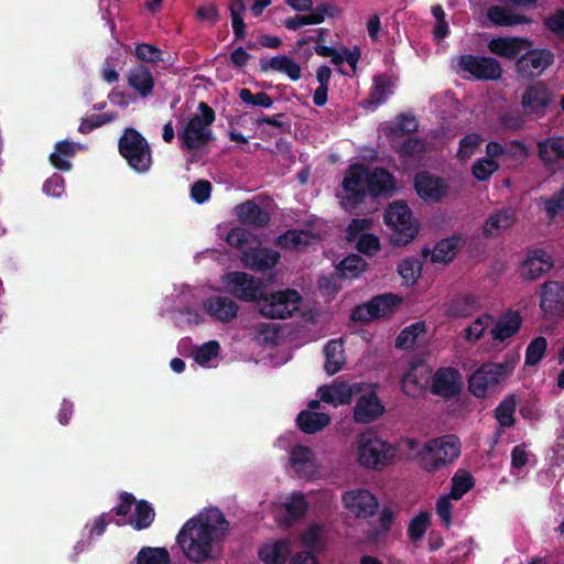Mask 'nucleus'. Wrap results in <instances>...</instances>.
<instances>
[{
  "label": "nucleus",
  "mask_w": 564,
  "mask_h": 564,
  "mask_svg": "<svg viewBox=\"0 0 564 564\" xmlns=\"http://www.w3.org/2000/svg\"><path fill=\"white\" fill-rule=\"evenodd\" d=\"M431 393L444 399H452L462 391V376L454 367L438 369L431 378Z\"/></svg>",
  "instance_id": "6ab92c4d"
},
{
  "label": "nucleus",
  "mask_w": 564,
  "mask_h": 564,
  "mask_svg": "<svg viewBox=\"0 0 564 564\" xmlns=\"http://www.w3.org/2000/svg\"><path fill=\"white\" fill-rule=\"evenodd\" d=\"M507 373L508 366L506 364H484L470 376L468 389L476 398H484L487 390L498 384Z\"/></svg>",
  "instance_id": "4468645a"
},
{
  "label": "nucleus",
  "mask_w": 564,
  "mask_h": 564,
  "mask_svg": "<svg viewBox=\"0 0 564 564\" xmlns=\"http://www.w3.org/2000/svg\"><path fill=\"white\" fill-rule=\"evenodd\" d=\"M460 454V442L455 435H444L425 443L419 453L420 466L427 473H435L452 464Z\"/></svg>",
  "instance_id": "20e7f679"
},
{
  "label": "nucleus",
  "mask_w": 564,
  "mask_h": 564,
  "mask_svg": "<svg viewBox=\"0 0 564 564\" xmlns=\"http://www.w3.org/2000/svg\"><path fill=\"white\" fill-rule=\"evenodd\" d=\"M368 268L366 260L359 254H349L337 265L341 278L356 279Z\"/></svg>",
  "instance_id": "c03bdc74"
},
{
  "label": "nucleus",
  "mask_w": 564,
  "mask_h": 564,
  "mask_svg": "<svg viewBox=\"0 0 564 564\" xmlns=\"http://www.w3.org/2000/svg\"><path fill=\"white\" fill-rule=\"evenodd\" d=\"M432 378V369L422 361L410 364L408 371L401 379V388L404 394L416 398L425 392Z\"/></svg>",
  "instance_id": "a211bd4d"
},
{
  "label": "nucleus",
  "mask_w": 564,
  "mask_h": 564,
  "mask_svg": "<svg viewBox=\"0 0 564 564\" xmlns=\"http://www.w3.org/2000/svg\"><path fill=\"white\" fill-rule=\"evenodd\" d=\"M417 130L416 118L412 113L403 112L395 117L394 122L384 130V133L389 142L393 143L399 137L415 133Z\"/></svg>",
  "instance_id": "58836bf2"
},
{
  "label": "nucleus",
  "mask_w": 564,
  "mask_h": 564,
  "mask_svg": "<svg viewBox=\"0 0 564 564\" xmlns=\"http://www.w3.org/2000/svg\"><path fill=\"white\" fill-rule=\"evenodd\" d=\"M477 311V300L471 294L454 296L445 308V315L449 318L469 317Z\"/></svg>",
  "instance_id": "e433bc0d"
},
{
  "label": "nucleus",
  "mask_w": 564,
  "mask_h": 564,
  "mask_svg": "<svg viewBox=\"0 0 564 564\" xmlns=\"http://www.w3.org/2000/svg\"><path fill=\"white\" fill-rule=\"evenodd\" d=\"M487 17L495 25L499 26L529 24L532 21L531 18L524 14L500 6H491L487 11Z\"/></svg>",
  "instance_id": "f704fd0d"
},
{
  "label": "nucleus",
  "mask_w": 564,
  "mask_h": 564,
  "mask_svg": "<svg viewBox=\"0 0 564 564\" xmlns=\"http://www.w3.org/2000/svg\"><path fill=\"white\" fill-rule=\"evenodd\" d=\"M414 187L417 195L427 203H438L448 194V185L444 178L429 172L415 175Z\"/></svg>",
  "instance_id": "aec40b11"
},
{
  "label": "nucleus",
  "mask_w": 564,
  "mask_h": 564,
  "mask_svg": "<svg viewBox=\"0 0 564 564\" xmlns=\"http://www.w3.org/2000/svg\"><path fill=\"white\" fill-rule=\"evenodd\" d=\"M538 155L545 164L564 160V137H549L539 141Z\"/></svg>",
  "instance_id": "c9c22d12"
},
{
  "label": "nucleus",
  "mask_w": 564,
  "mask_h": 564,
  "mask_svg": "<svg viewBox=\"0 0 564 564\" xmlns=\"http://www.w3.org/2000/svg\"><path fill=\"white\" fill-rule=\"evenodd\" d=\"M516 221V212L511 207H503L490 214L482 226V235L486 238L498 236L509 229Z\"/></svg>",
  "instance_id": "c85d7f7f"
},
{
  "label": "nucleus",
  "mask_w": 564,
  "mask_h": 564,
  "mask_svg": "<svg viewBox=\"0 0 564 564\" xmlns=\"http://www.w3.org/2000/svg\"><path fill=\"white\" fill-rule=\"evenodd\" d=\"M204 310L214 319L221 323H229L237 317L238 305L227 296H210L204 304Z\"/></svg>",
  "instance_id": "393cba45"
},
{
  "label": "nucleus",
  "mask_w": 564,
  "mask_h": 564,
  "mask_svg": "<svg viewBox=\"0 0 564 564\" xmlns=\"http://www.w3.org/2000/svg\"><path fill=\"white\" fill-rule=\"evenodd\" d=\"M224 283L226 290L241 301L252 302L262 297V282L246 272H228L224 276Z\"/></svg>",
  "instance_id": "ddd939ff"
},
{
  "label": "nucleus",
  "mask_w": 564,
  "mask_h": 564,
  "mask_svg": "<svg viewBox=\"0 0 564 564\" xmlns=\"http://www.w3.org/2000/svg\"><path fill=\"white\" fill-rule=\"evenodd\" d=\"M540 310L544 318H564V283L549 280L540 286Z\"/></svg>",
  "instance_id": "dca6fc26"
},
{
  "label": "nucleus",
  "mask_w": 564,
  "mask_h": 564,
  "mask_svg": "<svg viewBox=\"0 0 564 564\" xmlns=\"http://www.w3.org/2000/svg\"><path fill=\"white\" fill-rule=\"evenodd\" d=\"M554 260L542 248L528 249L518 268L519 276L524 281H536L551 271Z\"/></svg>",
  "instance_id": "2eb2a0df"
},
{
  "label": "nucleus",
  "mask_w": 564,
  "mask_h": 564,
  "mask_svg": "<svg viewBox=\"0 0 564 564\" xmlns=\"http://www.w3.org/2000/svg\"><path fill=\"white\" fill-rule=\"evenodd\" d=\"M118 151L137 173H147L152 165V150L147 139L134 128H126L118 141Z\"/></svg>",
  "instance_id": "423d86ee"
},
{
  "label": "nucleus",
  "mask_w": 564,
  "mask_h": 564,
  "mask_svg": "<svg viewBox=\"0 0 564 564\" xmlns=\"http://www.w3.org/2000/svg\"><path fill=\"white\" fill-rule=\"evenodd\" d=\"M239 98L242 102L261 108H270L273 105V99L264 91L253 94L248 88L239 90Z\"/></svg>",
  "instance_id": "052dcab7"
},
{
  "label": "nucleus",
  "mask_w": 564,
  "mask_h": 564,
  "mask_svg": "<svg viewBox=\"0 0 564 564\" xmlns=\"http://www.w3.org/2000/svg\"><path fill=\"white\" fill-rule=\"evenodd\" d=\"M383 221L390 230V243L393 247L408 246L420 231V224L404 200L389 204L383 215Z\"/></svg>",
  "instance_id": "f03ea898"
},
{
  "label": "nucleus",
  "mask_w": 564,
  "mask_h": 564,
  "mask_svg": "<svg viewBox=\"0 0 564 564\" xmlns=\"http://www.w3.org/2000/svg\"><path fill=\"white\" fill-rule=\"evenodd\" d=\"M431 523V516L427 511H420L413 519H411L408 527V536L411 542L421 541Z\"/></svg>",
  "instance_id": "3c124183"
},
{
  "label": "nucleus",
  "mask_w": 564,
  "mask_h": 564,
  "mask_svg": "<svg viewBox=\"0 0 564 564\" xmlns=\"http://www.w3.org/2000/svg\"><path fill=\"white\" fill-rule=\"evenodd\" d=\"M307 509V501L305 500V497L301 494L292 495L290 500L285 503L286 512L291 518L296 520L304 517Z\"/></svg>",
  "instance_id": "69168bd1"
},
{
  "label": "nucleus",
  "mask_w": 564,
  "mask_h": 564,
  "mask_svg": "<svg viewBox=\"0 0 564 564\" xmlns=\"http://www.w3.org/2000/svg\"><path fill=\"white\" fill-rule=\"evenodd\" d=\"M314 239L310 230H288L276 238V245L283 249H300L306 247Z\"/></svg>",
  "instance_id": "79ce46f5"
},
{
  "label": "nucleus",
  "mask_w": 564,
  "mask_h": 564,
  "mask_svg": "<svg viewBox=\"0 0 564 564\" xmlns=\"http://www.w3.org/2000/svg\"><path fill=\"white\" fill-rule=\"evenodd\" d=\"M235 214L241 224L254 228H263L271 220L270 214L250 199L238 204L235 207Z\"/></svg>",
  "instance_id": "a878e982"
},
{
  "label": "nucleus",
  "mask_w": 564,
  "mask_h": 564,
  "mask_svg": "<svg viewBox=\"0 0 564 564\" xmlns=\"http://www.w3.org/2000/svg\"><path fill=\"white\" fill-rule=\"evenodd\" d=\"M458 67L476 80H498L502 75L500 62L490 56L460 55Z\"/></svg>",
  "instance_id": "f8f14e48"
},
{
  "label": "nucleus",
  "mask_w": 564,
  "mask_h": 564,
  "mask_svg": "<svg viewBox=\"0 0 564 564\" xmlns=\"http://www.w3.org/2000/svg\"><path fill=\"white\" fill-rule=\"evenodd\" d=\"M319 399L332 405L348 404L352 393L350 387L345 382H334L332 386H323L317 390Z\"/></svg>",
  "instance_id": "72a5a7b5"
},
{
  "label": "nucleus",
  "mask_w": 564,
  "mask_h": 564,
  "mask_svg": "<svg viewBox=\"0 0 564 564\" xmlns=\"http://www.w3.org/2000/svg\"><path fill=\"white\" fill-rule=\"evenodd\" d=\"M281 256L278 251L267 247H250L242 250L241 262L256 272H265L276 265Z\"/></svg>",
  "instance_id": "412c9836"
},
{
  "label": "nucleus",
  "mask_w": 564,
  "mask_h": 564,
  "mask_svg": "<svg viewBox=\"0 0 564 564\" xmlns=\"http://www.w3.org/2000/svg\"><path fill=\"white\" fill-rule=\"evenodd\" d=\"M291 554V543L286 539L267 543L259 549V558L265 564H282Z\"/></svg>",
  "instance_id": "7c9ffc66"
},
{
  "label": "nucleus",
  "mask_w": 564,
  "mask_h": 564,
  "mask_svg": "<svg viewBox=\"0 0 564 564\" xmlns=\"http://www.w3.org/2000/svg\"><path fill=\"white\" fill-rule=\"evenodd\" d=\"M324 369L328 376H334L343 369L345 364L344 344L341 340L332 339L324 346Z\"/></svg>",
  "instance_id": "4c0bfd02"
},
{
  "label": "nucleus",
  "mask_w": 564,
  "mask_h": 564,
  "mask_svg": "<svg viewBox=\"0 0 564 564\" xmlns=\"http://www.w3.org/2000/svg\"><path fill=\"white\" fill-rule=\"evenodd\" d=\"M356 442L357 462L366 469L382 470L391 465L397 456V448L373 433H361Z\"/></svg>",
  "instance_id": "7ed1b4c3"
},
{
  "label": "nucleus",
  "mask_w": 564,
  "mask_h": 564,
  "mask_svg": "<svg viewBox=\"0 0 564 564\" xmlns=\"http://www.w3.org/2000/svg\"><path fill=\"white\" fill-rule=\"evenodd\" d=\"M464 242L465 240L459 234L441 239L432 249L431 262L442 264L451 263L455 259L458 250L463 247Z\"/></svg>",
  "instance_id": "bb28decb"
},
{
  "label": "nucleus",
  "mask_w": 564,
  "mask_h": 564,
  "mask_svg": "<svg viewBox=\"0 0 564 564\" xmlns=\"http://www.w3.org/2000/svg\"><path fill=\"white\" fill-rule=\"evenodd\" d=\"M330 423V416L326 413L302 410L296 416V425L305 434H315Z\"/></svg>",
  "instance_id": "473e14b6"
},
{
  "label": "nucleus",
  "mask_w": 564,
  "mask_h": 564,
  "mask_svg": "<svg viewBox=\"0 0 564 564\" xmlns=\"http://www.w3.org/2000/svg\"><path fill=\"white\" fill-rule=\"evenodd\" d=\"M220 351V345L217 340L204 343L194 350V360L204 366L216 358Z\"/></svg>",
  "instance_id": "13d9d810"
},
{
  "label": "nucleus",
  "mask_w": 564,
  "mask_h": 564,
  "mask_svg": "<svg viewBox=\"0 0 564 564\" xmlns=\"http://www.w3.org/2000/svg\"><path fill=\"white\" fill-rule=\"evenodd\" d=\"M117 112H105L100 115H91L87 118L82 119L80 124L78 127V131L83 134L90 133L96 128H99L104 124L113 122L117 120Z\"/></svg>",
  "instance_id": "5fc2aeb1"
},
{
  "label": "nucleus",
  "mask_w": 564,
  "mask_h": 564,
  "mask_svg": "<svg viewBox=\"0 0 564 564\" xmlns=\"http://www.w3.org/2000/svg\"><path fill=\"white\" fill-rule=\"evenodd\" d=\"M127 80L129 87L142 98H147L153 91L154 77L150 68L143 64L132 66L128 72Z\"/></svg>",
  "instance_id": "cd10ccee"
},
{
  "label": "nucleus",
  "mask_w": 564,
  "mask_h": 564,
  "mask_svg": "<svg viewBox=\"0 0 564 564\" xmlns=\"http://www.w3.org/2000/svg\"><path fill=\"white\" fill-rule=\"evenodd\" d=\"M393 151L403 160H411L425 151V143L420 138H406L400 143H390Z\"/></svg>",
  "instance_id": "a18cd8bd"
},
{
  "label": "nucleus",
  "mask_w": 564,
  "mask_h": 564,
  "mask_svg": "<svg viewBox=\"0 0 564 564\" xmlns=\"http://www.w3.org/2000/svg\"><path fill=\"white\" fill-rule=\"evenodd\" d=\"M137 564H171L170 554L164 547H142L137 555Z\"/></svg>",
  "instance_id": "8fccbe9b"
},
{
  "label": "nucleus",
  "mask_w": 564,
  "mask_h": 564,
  "mask_svg": "<svg viewBox=\"0 0 564 564\" xmlns=\"http://www.w3.org/2000/svg\"><path fill=\"white\" fill-rule=\"evenodd\" d=\"M475 486L474 477L465 470H458L452 478V488L449 497L454 500H459Z\"/></svg>",
  "instance_id": "09e8293b"
},
{
  "label": "nucleus",
  "mask_w": 564,
  "mask_h": 564,
  "mask_svg": "<svg viewBox=\"0 0 564 564\" xmlns=\"http://www.w3.org/2000/svg\"><path fill=\"white\" fill-rule=\"evenodd\" d=\"M491 322L492 316L490 314H484L477 317L471 325L465 328L466 340L470 343L479 340Z\"/></svg>",
  "instance_id": "4d7b16f0"
},
{
  "label": "nucleus",
  "mask_w": 564,
  "mask_h": 564,
  "mask_svg": "<svg viewBox=\"0 0 564 564\" xmlns=\"http://www.w3.org/2000/svg\"><path fill=\"white\" fill-rule=\"evenodd\" d=\"M154 519V508L148 500L141 499L137 500L134 517H131L126 523L131 524L134 530L141 531L150 528Z\"/></svg>",
  "instance_id": "a19ab883"
},
{
  "label": "nucleus",
  "mask_w": 564,
  "mask_h": 564,
  "mask_svg": "<svg viewBox=\"0 0 564 564\" xmlns=\"http://www.w3.org/2000/svg\"><path fill=\"white\" fill-rule=\"evenodd\" d=\"M313 453L310 447L295 445L290 453L291 466L299 473L312 462Z\"/></svg>",
  "instance_id": "bf43d9fd"
},
{
  "label": "nucleus",
  "mask_w": 564,
  "mask_h": 564,
  "mask_svg": "<svg viewBox=\"0 0 564 564\" xmlns=\"http://www.w3.org/2000/svg\"><path fill=\"white\" fill-rule=\"evenodd\" d=\"M482 138L476 132L466 134L459 140V148L456 156L459 161L468 160L481 144Z\"/></svg>",
  "instance_id": "6e6d98bb"
},
{
  "label": "nucleus",
  "mask_w": 564,
  "mask_h": 564,
  "mask_svg": "<svg viewBox=\"0 0 564 564\" xmlns=\"http://www.w3.org/2000/svg\"><path fill=\"white\" fill-rule=\"evenodd\" d=\"M543 22L549 31L564 39V9L555 10L552 14L546 17Z\"/></svg>",
  "instance_id": "338daca9"
},
{
  "label": "nucleus",
  "mask_w": 564,
  "mask_h": 564,
  "mask_svg": "<svg viewBox=\"0 0 564 564\" xmlns=\"http://www.w3.org/2000/svg\"><path fill=\"white\" fill-rule=\"evenodd\" d=\"M517 408V400L514 394L506 397L496 408L495 415L499 424L503 427H511L514 425V412Z\"/></svg>",
  "instance_id": "de8ad7c7"
},
{
  "label": "nucleus",
  "mask_w": 564,
  "mask_h": 564,
  "mask_svg": "<svg viewBox=\"0 0 564 564\" xmlns=\"http://www.w3.org/2000/svg\"><path fill=\"white\" fill-rule=\"evenodd\" d=\"M341 501L345 508L359 519H368L375 516L379 508L377 497L364 488L344 492Z\"/></svg>",
  "instance_id": "f3484780"
},
{
  "label": "nucleus",
  "mask_w": 564,
  "mask_h": 564,
  "mask_svg": "<svg viewBox=\"0 0 564 564\" xmlns=\"http://www.w3.org/2000/svg\"><path fill=\"white\" fill-rule=\"evenodd\" d=\"M259 67L262 73L270 70L286 75L292 82H297L302 76V68L293 58L280 54L271 58L261 57Z\"/></svg>",
  "instance_id": "b1692460"
},
{
  "label": "nucleus",
  "mask_w": 564,
  "mask_h": 564,
  "mask_svg": "<svg viewBox=\"0 0 564 564\" xmlns=\"http://www.w3.org/2000/svg\"><path fill=\"white\" fill-rule=\"evenodd\" d=\"M134 56L147 63H158L162 61V51L152 44L140 43L134 47Z\"/></svg>",
  "instance_id": "e2e57ef3"
},
{
  "label": "nucleus",
  "mask_w": 564,
  "mask_h": 564,
  "mask_svg": "<svg viewBox=\"0 0 564 564\" xmlns=\"http://www.w3.org/2000/svg\"><path fill=\"white\" fill-rule=\"evenodd\" d=\"M525 50L516 61V72L521 79L539 78L555 62V55L550 48L531 46Z\"/></svg>",
  "instance_id": "6e6552de"
},
{
  "label": "nucleus",
  "mask_w": 564,
  "mask_h": 564,
  "mask_svg": "<svg viewBox=\"0 0 564 564\" xmlns=\"http://www.w3.org/2000/svg\"><path fill=\"white\" fill-rule=\"evenodd\" d=\"M368 195L378 197L392 192L395 187L393 175L384 167H368Z\"/></svg>",
  "instance_id": "c756f323"
},
{
  "label": "nucleus",
  "mask_w": 564,
  "mask_h": 564,
  "mask_svg": "<svg viewBox=\"0 0 564 564\" xmlns=\"http://www.w3.org/2000/svg\"><path fill=\"white\" fill-rule=\"evenodd\" d=\"M422 272V264L415 258L403 259L398 264V273L402 278L403 282L408 285L416 283Z\"/></svg>",
  "instance_id": "603ef678"
},
{
  "label": "nucleus",
  "mask_w": 564,
  "mask_h": 564,
  "mask_svg": "<svg viewBox=\"0 0 564 564\" xmlns=\"http://www.w3.org/2000/svg\"><path fill=\"white\" fill-rule=\"evenodd\" d=\"M499 165L491 159H478L471 167L473 175L478 181H487L498 170Z\"/></svg>",
  "instance_id": "680f3d73"
},
{
  "label": "nucleus",
  "mask_w": 564,
  "mask_h": 564,
  "mask_svg": "<svg viewBox=\"0 0 564 564\" xmlns=\"http://www.w3.org/2000/svg\"><path fill=\"white\" fill-rule=\"evenodd\" d=\"M228 530L225 514L213 508L187 520L177 533L176 542L188 561L198 564L212 562L219 558Z\"/></svg>",
  "instance_id": "f257e3e1"
},
{
  "label": "nucleus",
  "mask_w": 564,
  "mask_h": 564,
  "mask_svg": "<svg viewBox=\"0 0 564 564\" xmlns=\"http://www.w3.org/2000/svg\"><path fill=\"white\" fill-rule=\"evenodd\" d=\"M544 210L550 219L564 212V184L554 196L544 199Z\"/></svg>",
  "instance_id": "774afa93"
},
{
  "label": "nucleus",
  "mask_w": 564,
  "mask_h": 564,
  "mask_svg": "<svg viewBox=\"0 0 564 564\" xmlns=\"http://www.w3.org/2000/svg\"><path fill=\"white\" fill-rule=\"evenodd\" d=\"M260 314L270 319H285L297 310L301 296L297 291L286 289L260 297Z\"/></svg>",
  "instance_id": "1a4fd4ad"
},
{
  "label": "nucleus",
  "mask_w": 564,
  "mask_h": 564,
  "mask_svg": "<svg viewBox=\"0 0 564 564\" xmlns=\"http://www.w3.org/2000/svg\"><path fill=\"white\" fill-rule=\"evenodd\" d=\"M533 44L527 37H495L488 43L489 51L500 57L507 59H516L521 55L524 48L531 47Z\"/></svg>",
  "instance_id": "4be33fe9"
},
{
  "label": "nucleus",
  "mask_w": 564,
  "mask_h": 564,
  "mask_svg": "<svg viewBox=\"0 0 564 564\" xmlns=\"http://www.w3.org/2000/svg\"><path fill=\"white\" fill-rule=\"evenodd\" d=\"M199 113L193 115L178 138L186 150H198L214 140L210 126L216 119L215 110L205 101L198 104Z\"/></svg>",
  "instance_id": "39448f33"
},
{
  "label": "nucleus",
  "mask_w": 564,
  "mask_h": 564,
  "mask_svg": "<svg viewBox=\"0 0 564 564\" xmlns=\"http://www.w3.org/2000/svg\"><path fill=\"white\" fill-rule=\"evenodd\" d=\"M402 299L394 293H383L373 296L366 303L355 306L350 318L354 322L367 323L392 315Z\"/></svg>",
  "instance_id": "9d476101"
},
{
  "label": "nucleus",
  "mask_w": 564,
  "mask_h": 564,
  "mask_svg": "<svg viewBox=\"0 0 564 564\" xmlns=\"http://www.w3.org/2000/svg\"><path fill=\"white\" fill-rule=\"evenodd\" d=\"M521 325V315L518 312H509L499 317L490 333L494 340L503 341L516 335Z\"/></svg>",
  "instance_id": "2f4dec72"
},
{
  "label": "nucleus",
  "mask_w": 564,
  "mask_h": 564,
  "mask_svg": "<svg viewBox=\"0 0 564 564\" xmlns=\"http://www.w3.org/2000/svg\"><path fill=\"white\" fill-rule=\"evenodd\" d=\"M76 153L74 144L67 140L58 141L55 144V150L50 155L51 164L59 171H69L72 164L69 158Z\"/></svg>",
  "instance_id": "37998d69"
},
{
  "label": "nucleus",
  "mask_w": 564,
  "mask_h": 564,
  "mask_svg": "<svg viewBox=\"0 0 564 564\" xmlns=\"http://www.w3.org/2000/svg\"><path fill=\"white\" fill-rule=\"evenodd\" d=\"M384 412V406L375 392L361 395L354 408V420L359 424H369Z\"/></svg>",
  "instance_id": "5701e85b"
},
{
  "label": "nucleus",
  "mask_w": 564,
  "mask_h": 564,
  "mask_svg": "<svg viewBox=\"0 0 564 564\" xmlns=\"http://www.w3.org/2000/svg\"><path fill=\"white\" fill-rule=\"evenodd\" d=\"M547 348V340L543 336L534 337L525 349L524 362L527 366L538 365L544 357Z\"/></svg>",
  "instance_id": "864d4df0"
},
{
  "label": "nucleus",
  "mask_w": 564,
  "mask_h": 564,
  "mask_svg": "<svg viewBox=\"0 0 564 564\" xmlns=\"http://www.w3.org/2000/svg\"><path fill=\"white\" fill-rule=\"evenodd\" d=\"M554 101V93L545 82L535 80L530 84L521 96L523 113L536 119L543 118Z\"/></svg>",
  "instance_id": "9b49d317"
},
{
  "label": "nucleus",
  "mask_w": 564,
  "mask_h": 564,
  "mask_svg": "<svg viewBox=\"0 0 564 564\" xmlns=\"http://www.w3.org/2000/svg\"><path fill=\"white\" fill-rule=\"evenodd\" d=\"M335 7L329 3L318 4L308 14H303L305 25L321 24L325 21L326 15L333 17Z\"/></svg>",
  "instance_id": "0e129e2a"
},
{
  "label": "nucleus",
  "mask_w": 564,
  "mask_h": 564,
  "mask_svg": "<svg viewBox=\"0 0 564 564\" xmlns=\"http://www.w3.org/2000/svg\"><path fill=\"white\" fill-rule=\"evenodd\" d=\"M426 332L424 322H415L403 328L395 339V347L399 349H410L416 344L417 337Z\"/></svg>",
  "instance_id": "49530a36"
},
{
  "label": "nucleus",
  "mask_w": 564,
  "mask_h": 564,
  "mask_svg": "<svg viewBox=\"0 0 564 564\" xmlns=\"http://www.w3.org/2000/svg\"><path fill=\"white\" fill-rule=\"evenodd\" d=\"M372 82L367 102L370 106L378 107L387 101L393 84L387 74L375 75Z\"/></svg>",
  "instance_id": "ea45409f"
},
{
  "label": "nucleus",
  "mask_w": 564,
  "mask_h": 564,
  "mask_svg": "<svg viewBox=\"0 0 564 564\" xmlns=\"http://www.w3.org/2000/svg\"><path fill=\"white\" fill-rule=\"evenodd\" d=\"M368 167L360 163L351 164L345 172L341 183L346 196L341 198V207L352 213L368 195Z\"/></svg>",
  "instance_id": "0eeeda50"
}]
</instances>
